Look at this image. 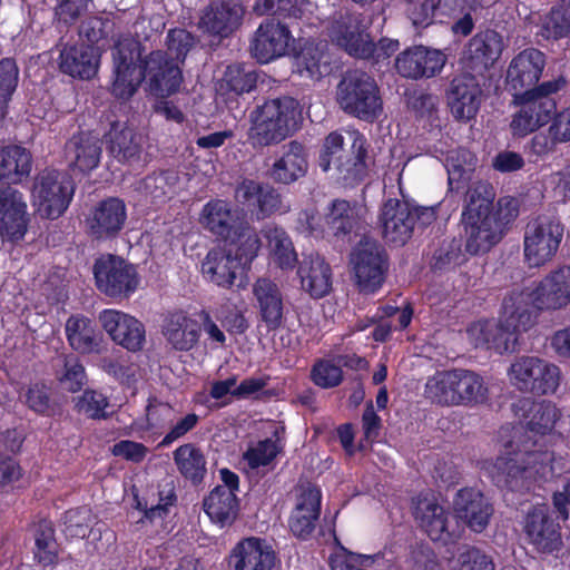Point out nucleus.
I'll return each mask as SVG.
<instances>
[{"label":"nucleus","mask_w":570,"mask_h":570,"mask_svg":"<svg viewBox=\"0 0 570 570\" xmlns=\"http://www.w3.org/2000/svg\"><path fill=\"white\" fill-rule=\"evenodd\" d=\"M495 193L489 183L478 181L466 193L462 224L465 249L472 255L487 253L507 233L519 215V202L511 196L501 197L493 207Z\"/></svg>","instance_id":"nucleus-1"},{"label":"nucleus","mask_w":570,"mask_h":570,"mask_svg":"<svg viewBox=\"0 0 570 570\" xmlns=\"http://www.w3.org/2000/svg\"><path fill=\"white\" fill-rule=\"evenodd\" d=\"M248 119L247 139L254 148L278 145L299 128V104L288 96L268 99L257 105Z\"/></svg>","instance_id":"nucleus-2"},{"label":"nucleus","mask_w":570,"mask_h":570,"mask_svg":"<svg viewBox=\"0 0 570 570\" xmlns=\"http://www.w3.org/2000/svg\"><path fill=\"white\" fill-rule=\"evenodd\" d=\"M425 397L443 406L474 405L487 400L483 379L469 370L440 371L426 380Z\"/></svg>","instance_id":"nucleus-3"},{"label":"nucleus","mask_w":570,"mask_h":570,"mask_svg":"<svg viewBox=\"0 0 570 570\" xmlns=\"http://www.w3.org/2000/svg\"><path fill=\"white\" fill-rule=\"evenodd\" d=\"M566 85L563 78L542 82L532 89L513 94L514 104L520 108L510 124L514 136L524 137L548 124L556 110V101L550 97Z\"/></svg>","instance_id":"nucleus-4"},{"label":"nucleus","mask_w":570,"mask_h":570,"mask_svg":"<svg viewBox=\"0 0 570 570\" xmlns=\"http://www.w3.org/2000/svg\"><path fill=\"white\" fill-rule=\"evenodd\" d=\"M336 101L344 112L362 120L377 118L383 108L375 80L360 70L343 76L337 85Z\"/></svg>","instance_id":"nucleus-5"},{"label":"nucleus","mask_w":570,"mask_h":570,"mask_svg":"<svg viewBox=\"0 0 570 570\" xmlns=\"http://www.w3.org/2000/svg\"><path fill=\"white\" fill-rule=\"evenodd\" d=\"M513 387L535 395L553 394L560 386L562 373L558 365L544 358L522 355L513 360L508 368Z\"/></svg>","instance_id":"nucleus-6"},{"label":"nucleus","mask_w":570,"mask_h":570,"mask_svg":"<svg viewBox=\"0 0 570 570\" xmlns=\"http://www.w3.org/2000/svg\"><path fill=\"white\" fill-rule=\"evenodd\" d=\"M352 145L350 151L344 149V137L337 131L326 136L320 155V167L328 171L334 165L344 180H357L363 177L366 169L365 139L358 132L350 134Z\"/></svg>","instance_id":"nucleus-7"},{"label":"nucleus","mask_w":570,"mask_h":570,"mask_svg":"<svg viewBox=\"0 0 570 570\" xmlns=\"http://www.w3.org/2000/svg\"><path fill=\"white\" fill-rule=\"evenodd\" d=\"M434 219L433 208H416L395 198L387 199L379 215L382 236L394 246H403L412 237L416 222L428 225Z\"/></svg>","instance_id":"nucleus-8"},{"label":"nucleus","mask_w":570,"mask_h":570,"mask_svg":"<svg viewBox=\"0 0 570 570\" xmlns=\"http://www.w3.org/2000/svg\"><path fill=\"white\" fill-rule=\"evenodd\" d=\"M112 81L110 92L120 100L130 99L142 83L144 75L139 67L140 41L130 36L120 37L112 51Z\"/></svg>","instance_id":"nucleus-9"},{"label":"nucleus","mask_w":570,"mask_h":570,"mask_svg":"<svg viewBox=\"0 0 570 570\" xmlns=\"http://www.w3.org/2000/svg\"><path fill=\"white\" fill-rule=\"evenodd\" d=\"M73 193L72 180L66 173L46 169L35 177L31 198L42 218L56 219L66 212Z\"/></svg>","instance_id":"nucleus-10"},{"label":"nucleus","mask_w":570,"mask_h":570,"mask_svg":"<svg viewBox=\"0 0 570 570\" xmlns=\"http://www.w3.org/2000/svg\"><path fill=\"white\" fill-rule=\"evenodd\" d=\"M564 235V225L559 218L539 216L530 220L523 235L524 259L530 267H540L551 262L558 253Z\"/></svg>","instance_id":"nucleus-11"},{"label":"nucleus","mask_w":570,"mask_h":570,"mask_svg":"<svg viewBox=\"0 0 570 570\" xmlns=\"http://www.w3.org/2000/svg\"><path fill=\"white\" fill-rule=\"evenodd\" d=\"M350 264L361 292L373 293L381 287L387 269V256L376 240L362 239L352 250Z\"/></svg>","instance_id":"nucleus-12"},{"label":"nucleus","mask_w":570,"mask_h":570,"mask_svg":"<svg viewBox=\"0 0 570 570\" xmlns=\"http://www.w3.org/2000/svg\"><path fill=\"white\" fill-rule=\"evenodd\" d=\"M98 289L109 297L122 298L131 295L139 285V276L134 265L115 255H105L94 265Z\"/></svg>","instance_id":"nucleus-13"},{"label":"nucleus","mask_w":570,"mask_h":570,"mask_svg":"<svg viewBox=\"0 0 570 570\" xmlns=\"http://www.w3.org/2000/svg\"><path fill=\"white\" fill-rule=\"evenodd\" d=\"M139 67L146 81L147 90L156 97H167L176 92L183 81L179 65L168 52L154 50L142 57L140 46Z\"/></svg>","instance_id":"nucleus-14"},{"label":"nucleus","mask_w":570,"mask_h":570,"mask_svg":"<svg viewBox=\"0 0 570 570\" xmlns=\"http://www.w3.org/2000/svg\"><path fill=\"white\" fill-rule=\"evenodd\" d=\"M446 55L441 50L414 46L397 55L395 68L404 78L419 80L438 76L446 63Z\"/></svg>","instance_id":"nucleus-15"},{"label":"nucleus","mask_w":570,"mask_h":570,"mask_svg":"<svg viewBox=\"0 0 570 570\" xmlns=\"http://www.w3.org/2000/svg\"><path fill=\"white\" fill-rule=\"evenodd\" d=\"M413 514L420 528L433 541L448 543L460 535L451 514L434 498H416Z\"/></svg>","instance_id":"nucleus-16"},{"label":"nucleus","mask_w":570,"mask_h":570,"mask_svg":"<svg viewBox=\"0 0 570 570\" xmlns=\"http://www.w3.org/2000/svg\"><path fill=\"white\" fill-rule=\"evenodd\" d=\"M328 35L350 55L368 58L372 47L368 45L370 35L366 32L361 14L350 11L338 12L331 23Z\"/></svg>","instance_id":"nucleus-17"},{"label":"nucleus","mask_w":570,"mask_h":570,"mask_svg":"<svg viewBox=\"0 0 570 570\" xmlns=\"http://www.w3.org/2000/svg\"><path fill=\"white\" fill-rule=\"evenodd\" d=\"M127 219V209L124 200L109 197L98 203L86 218L88 234L97 240L116 237L122 229Z\"/></svg>","instance_id":"nucleus-18"},{"label":"nucleus","mask_w":570,"mask_h":570,"mask_svg":"<svg viewBox=\"0 0 570 570\" xmlns=\"http://www.w3.org/2000/svg\"><path fill=\"white\" fill-rule=\"evenodd\" d=\"M293 40L288 27L275 19L262 22L250 42V53L261 63L286 55Z\"/></svg>","instance_id":"nucleus-19"},{"label":"nucleus","mask_w":570,"mask_h":570,"mask_svg":"<svg viewBox=\"0 0 570 570\" xmlns=\"http://www.w3.org/2000/svg\"><path fill=\"white\" fill-rule=\"evenodd\" d=\"M99 322L110 338L124 348L137 352L144 347L146 331L136 317L117 309H105Z\"/></svg>","instance_id":"nucleus-20"},{"label":"nucleus","mask_w":570,"mask_h":570,"mask_svg":"<svg viewBox=\"0 0 570 570\" xmlns=\"http://www.w3.org/2000/svg\"><path fill=\"white\" fill-rule=\"evenodd\" d=\"M23 194L11 187L0 188V235L19 240L27 233L29 215Z\"/></svg>","instance_id":"nucleus-21"},{"label":"nucleus","mask_w":570,"mask_h":570,"mask_svg":"<svg viewBox=\"0 0 570 570\" xmlns=\"http://www.w3.org/2000/svg\"><path fill=\"white\" fill-rule=\"evenodd\" d=\"M523 531L528 542L540 552H553L562 544L560 527L546 505L533 507L525 514Z\"/></svg>","instance_id":"nucleus-22"},{"label":"nucleus","mask_w":570,"mask_h":570,"mask_svg":"<svg viewBox=\"0 0 570 570\" xmlns=\"http://www.w3.org/2000/svg\"><path fill=\"white\" fill-rule=\"evenodd\" d=\"M235 199L257 219H264L282 209L281 195L276 189L253 179H243L237 185Z\"/></svg>","instance_id":"nucleus-23"},{"label":"nucleus","mask_w":570,"mask_h":570,"mask_svg":"<svg viewBox=\"0 0 570 570\" xmlns=\"http://www.w3.org/2000/svg\"><path fill=\"white\" fill-rule=\"evenodd\" d=\"M546 67V56L535 48H528L518 53L507 71V85L520 94L534 88Z\"/></svg>","instance_id":"nucleus-24"},{"label":"nucleus","mask_w":570,"mask_h":570,"mask_svg":"<svg viewBox=\"0 0 570 570\" xmlns=\"http://www.w3.org/2000/svg\"><path fill=\"white\" fill-rule=\"evenodd\" d=\"M534 308L558 311L570 304V266L550 272L533 288Z\"/></svg>","instance_id":"nucleus-25"},{"label":"nucleus","mask_w":570,"mask_h":570,"mask_svg":"<svg viewBox=\"0 0 570 570\" xmlns=\"http://www.w3.org/2000/svg\"><path fill=\"white\" fill-rule=\"evenodd\" d=\"M502 49V37L493 30L474 36L470 39L463 53L465 71L483 76L500 58Z\"/></svg>","instance_id":"nucleus-26"},{"label":"nucleus","mask_w":570,"mask_h":570,"mask_svg":"<svg viewBox=\"0 0 570 570\" xmlns=\"http://www.w3.org/2000/svg\"><path fill=\"white\" fill-rule=\"evenodd\" d=\"M476 77V75L465 71L452 80L448 102L455 119L470 120L476 115L482 96Z\"/></svg>","instance_id":"nucleus-27"},{"label":"nucleus","mask_w":570,"mask_h":570,"mask_svg":"<svg viewBox=\"0 0 570 570\" xmlns=\"http://www.w3.org/2000/svg\"><path fill=\"white\" fill-rule=\"evenodd\" d=\"M276 562L273 548L259 538H246L232 550L229 563L234 570H272Z\"/></svg>","instance_id":"nucleus-28"},{"label":"nucleus","mask_w":570,"mask_h":570,"mask_svg":"<svg viewBox=\"0 0 570 570\" xmlns=\"http://www.w3.org/2000/svg\"><path fill=\"white\" fill-rule=\"evenodd\" d=\"M453 505L456 517L474 532H482L493 513L488 499L481 491L472 488L458 491Z\"/></svg>","instance_id":"nucleus-29"},{"label":"nucleus","mask_w":570,"mask_h":570,"mask_svg":"<svg viewBox=\"0 0 570 570\" xmlns=\"http://www.w3.org/2000/svg\"><path fill=\"white\" fill-rule=\"evenodd\" d=\"M99 62V51L92 45H66L60 50L59 69L73 78L91 79L98 71Z\"/></svg>","instance_id":"nucleus-30"},{"label":"nucleus","mask_w":570,"mask_h":570,"mask_svg":"<svg viewBox=\"0 0 570 570\" xmlns=\"http://www.w3.org/2000/svg\"><path fill=\"white\" fill-rule=\"evenodd\" d=\"M320 511V490L311 485L301 488L288 521L292 533L301 539L308 538L315 529Z\"/></svg>","instance_id":"nucleus-31"},{"label":"nucleus","mask_w":570,"mask_h":570,"mask_svg":"<svg viewBox=\"0 0 570 570\" xmlns=\"http://www.w3.org/2000/svg\"><path fill=\"white\" fill-rule=\"evenodd\" d=\"M161 334L166 343L176 351H190L198 342V322L183 311L168 313L161 323Z\"/></svg>","instance_id":"nucleus-32"},{"label":"nucleus","mask_w":570,"mask_h":570,"mask_svg":"<svg viewBox=\"0 0 570 570\" xmlns=\"http://www.w3.org/2000/svg\"><path fill=\"white\" fill-rule=\"evenodd\" d=\"M533 288L514 289L502 303V318L509 328L527 332L535 324Z\"/></svg>","instance_id":"nucleus-33"},{"label":"nucleus","mask_w":570,"mask_h":570,"mask_svg":"<svg viewBox=\"0 0 570 570\" xmlns=\"http://www.w3.org/2000/svg\"><path fill=\"white\" fill-rule=\"evenodd\" d=\"M308 161L305 147L296 141H289L283 147V154L271 167L268 176L275 183L292 184L307 173Z\"/></svg>","instance_id":"nucleus-34"},{"label":"nucleus","mask_w":570,"mask_h":570,"mask_svg":"<svg viewBox=\"0 0 570 570\" xmlns=\"http://www.w3.org/2000/svg\"><path fill=\"white\" fill-rule=\"evenodd\" d=\"M242 265L238 256L234 255L233 248L217 247L207 253L202 264V272L216 285L229 287L234 284Z\"/></svg>","instance_id":"nucleus-35"},{"label":"nucleus","mask_w":570,"mask_h":570,"mask_svg":"<svg viewBox=\"0 0 570 570\" xmlns=\"http://www.w3.org/2000/svg\"><path fill=\"white\" fill-rule=\"evenodd\" d=\"M298 277L301 285L312 297L320 298L330 293L332 271L330 265L317 254L305 256L299 263Z\"/></svg>","instance_id":"nucleus-36"},{"label":"nucleus","mask_w":570,"mask_h":570,"mask_svg":"<svg viewBox=\"0 0 570 570\" xmlns=\"http://www.w3.org/2000/svg\"><path fill=\"white\" fill-rule=\"evenodd\" d=\"M244 10L235 2H214L203 13L199 27L212 35L226 37L239 24Z\"/></svg>","instance_id":"nucleus-37"},{"label":"nucleus","mask_w":570,"mask_h":570,"mask_svg":"<svg viewBox=\"0 0 570 570\" xmlns=\"http://www.w3.org/2000/svg\"><path fill=\"white\" fill-rule=\"evenodd\" d=\"M518 416L525 420V424L530 431L546 434L552 431L560 413L556 404L550 401L533 402L525 397L513 405Z\"/></svg>","instance_id":"nucleus-38"},{"label":"nucleus","mask_w":570,"mask_h":570,"mask_svg":"<svg viewBox=\"0 0 570 570\" xmlns=\"http://www.w3.org/2000/svg\"><path fill=\"white\" fill-rule=\"evenodd\" d=\"M493 469L495 482L511 490L521 488L529 480L519 445L514 446V442H510L505 451L497 458Z\"/></svg>","instance_id":"nucleus-39"},{"label":"nucleus","mask_w":570,"mask_h":570,"mask_svg":"<svg viewBox=\"0 0 570 570\" xmlns=\"http://www.w3.org/2000/svg\"><path fill=\"white\" fill-rule=\"evenodd\" d=\"M66 336L69 345L80 354H99L104 350L102 336L92 322L82 315L70 316L66 322Z\"/></svg>","instance_id":"nucleus-40"},{"label":"nucleus","mask_w":570,"mask_h":570,"mask_svg":"<svg viewBox=\"0 0 570 570\" xmlns=\"http://www.w3.org/2000/svg\"><path fill=\"white\" fill-rule=\"evenodd\" d=\"M534 448L535 443H525L519 446L528 479L559 476L566 471V463L562 458L556 459L552 452Z\"/></svg>","instance_id":"nucleus-41"},{"label":"nucleus","mask_w":570,"mask_h":570,"mask_svg":"<svg viewBox=\"0 0 570 570\" xmlns=\"http://www.w3.org/2000/svg\"><path fill=\"white\" fill-rule=\"evenodd\" d=\"M108 151L119 163H139L142 151V137L134 129L114 125L108 134Z\"/></svg>","instance_id":"nucleus-42"},{"label":"nucleus","mask_w":570,"mask_h":570,"mask_svg":"<svg viewBox=\"0 0 570 570\" xmlns=\"http://www.w3.org/2000/svg\"><path fill=\"white\" fill-rule=\"evenodd\" d=\"M253 294L262 320L269 328L278 327L283 317V297L278 286L268 278H259L253 285Z\"/></svg>","instance_id":"nucleus-43"},{"label":"nucleus","mask_w":570,"mask_h":570,"mask_svg":"<svg viewBox=\"0 0 570 570\" xmlns=\"http://www.w3.org/2000/svg\"><path fill=\"white\" fill-rule=\"evenodd\" d=\"M66 153L71 166L80 171H90L100 161L101 145L98 137L90 134H79L68 141Z\"/></svg>","instance_id":"nucleus-44"},{"label":"nucleus","mask_w":570,"mask_h":570,"mask_svg":"<svg viewBox=\"0 0 570 570\" xmlns=\"http://www.w3.org/2000/svg\"><path fill=\"white\" fill-rule=\"evenodd\" d=\"M199 223L205 229L224 239L232 238L233 230L239 224L230 206L220 199L210 200L203 207Z\"/></svg>","instance_id":"nucleus-45"},{"label":"nucleus","mask_w":570,"mask_h":570,"mask_svg":"<svg viewBox=\"0 0 570 570\" xmlns=\"http://www.w3.org/2000/svg\"><path fill=\"white\" fill-rule=\"evenodd\" d=\"M299 76L309 80H320L330 73V59L325 42H306L295 58Z\"/></svg>","instance_id":"nucleus-46"},{"label":"nucleus","mask_w":570,"mask_h":570,"mask_svg":"<svg viewBox=\"0 0 570 570\" xmlns=\"http://www.w3.org/2000/svg\"><path fill=\"white\" fill-rule=\"evenodd\" d=\"M204 511L220 527L232 524L238 512L236 494L228 487H216L204 499Z\"/></svg>","instance_id":"nucleus-47"},{"label":"nucleus","mask_w":570,"mask_h":570,"mask_svg":"<svg viewBox=\"0 0 570 570\" xmlns=\"http://www.w3.org/2000/svg\"><path fill=\"white\" fill-rule=\"evenodd\" d=\"M31 168L32 156L27 148L17 145L0 148V179L19 184L30 175Z\"/></svg>","instance_id":"nucleus-48"},{"label":"nucleus","mask_w":570,"mask_h":570,"mask_svg":"<svg viewBox=\"0 0 570 570\" xmlns=\"http://www.w3.org/2000/svg\"><path fill=\"white\" fill-rule=\"evenodd\" d=\"M178 176L171 171L154 173L139 180L136 191L145 202L164 204L175 194Z\"/></svg>","instance_id":"nucleus-49"},{"label":"nucleus","mask_w":570,"mask_h":570,"mask_svg":"<svg viewBox=\"0 0 570 570\" xmlns=\"http://www.w3.org/2000/svg\"><path fill=\"white\" fill-rule=\"evenodd\" d=\"M174 463L179 473L193 483H200L207 472L203 451L193 443H185L173 452Z\"/></svg>","instance_id":"nucleus-50"},{"label":"nucleus","mask_w":570,"mask_h":570,"mask_svg":"<svg viewBox=\"0 0 570 570\" xmlns=\"http://www.w3.org/2000/svg\"><path fill=\"white\" fill-rule=\"evenodd\" d=\"M263 235L273 261L283 269L292 268L297 255L287 233L277 226H266Z\"/></svg>","instance_id":"nucleus-51"},{"label":"nucleus","mask_w":570,"mask_h":570,"mask_svg":"<svg viewBox=\"0 0 570 570\" xmlns=\"http://www.w3.org/2000/svg\"><path fill=\"white\" fill-rule=\"evenodd\" d=\"M357 217L356 205H352L344 199H336L332 203L326 216V225L334 236H345L355 228Z\"/></svg>","instance_id":"nucleus-52"},{"label":"nucleus","mask_w":570,"mask_h":570,"mask_svg":"<svg viewBox=\"0 0 570 570\" xmlns=\"http://www.w3.org/2000/svg\"><path fill=\"white\" fill-rule=\"evenodd\" d=\"M312 3L307 0H256L254 11L258 16L272 14L282 18H302L309 11Z\"/></svg>","instance_id":"nucleus-53"},{"label":"nucleus","mask_w":570,"mask_h":570,"mask_svg":"<svg viewBox=\"0 0 570 570\" xmlns=\"http://www.w3.org/2000/svg\"><path fill=\"white\" fill-rule=\"evenodd\" d=\"M229 247L233 248L234 255H237L239 262L249 263L259 249V238L247 223L239 222L238 226L233 230Z\"/></svg>","instance_id":"nucleus-54"},{"label":"nucleus","mask_w":570,"mask_h":570,"mask_svg":"<svg viewBox=\"0 0 570 570\" xmlns=\"http://www.w3.org/2000/svg\"><path fill=\"white\" fill-rule=\"evenodd\" d=\"M478 159L470 150L464 148L450 150L446 157L449 184H460L470 179L475 170Z\"/></svg>","instance_id":"nucleus-55"},{"label":"nucleus","mask_w":570,"mask_h":570,"mask_svg":"<svg viewBox=\"0 0 570 570\" xmlns=\"http://www.w3.org/2000/svg\"><path fill=\"white\" fill-rule=\"evenodd\" d=\"M35 558L43 566L53 563L57 558V543L55 530L49 521L43 520L38 523L35 532Z\"/></svg>","instance_id":"nucleus-56"},{"label":"nucleus","mask_w":570,"mask_h":570,"mask_svg":"<svg viewBox=\"0 0 570 570\" xmlns=\"http://www.w3.org/2000/svg\"><path fill=\"white\" fill-rule=\"evenodd\" d=\"M19 83V68L11 58L0 60V120L7 112V107Z\"/></svg>","instance_id":"nucleus-57"},{"label":"nucleus","mask_w":570,"mask_h":570,"mask_svg":"<svg viewBox=\"0 0 570 570\" xmlns=\"http://www.w3.org/2000/svg\"><path fill=\"white\" fill-rule=\"evenodd\" d=\"M95 521V517L89 508L82 507L69 510L65 513L63 532L69 538H86Z\"/></svg>","instance_id":"nucleus-58"},{"label":"nucleus","mask_w":570,"mask_h":570,"mask_svg":"<svg viewBox=\"0 0 570 570\" xmlns=\"http://www.w3.org/2000/svg\"><path fill=\"white\" fill-rule=\"evenodd\" d=\"M76 410L89 419L100 420L108 416V397L95 390H86L76 399Z\"/></svg>","instance_id":"nucleus-59"},{"label":"nucleus","mask_w":570,"mask_h":570,"mask_svg":"<svg viewBox=\"0 0 570 570\" xmlns=\"http://www.w3.org/2000/svg\"><path fill=\"white\" fill-rule=\"evenodd\" d=\"M279 450L281 448L278 446L277 441L265 439L249 446L244 453V460L252 469H257L269 464L275 459Z\"/></svg>","instance_id":"nucleus-60"},{"label":"nucleus","mask_w":570,"mask_h":570,"mask_svg":"<svg viewBox=\"0 0 570 570\" xmlns=\"http://www.w3.org/2000/svg\"><path fill=\"white\" fill-rule=\"evenodd\" d=\"M257 76L238 65L227 67L224 75L226 87L237 95L249 92L256 85Z\"/></svg>","instance_id":"nucleus-61"},{"label":"nucleus","mask_w":570,"mask_h":570,"mask_svg":"<svg viewBox=\"0 0 570 570\" xmlns=\"http://www.w3.org/2000/svg\"><path fill=\"white\" fill-rule=\"evenodd\" d=\"M166 45V52L179 65L194 46V37L184 29H173L167 35Z\"/></svg>","instance_id":"nucleus-62"},{"label":"nucleus","mask_w":570,"mask_h":570,"mask_svg":"<svg viewBox=\"0 0 570 570\" xmlns=\"http://www.w3.org/2000/svg\"><path fill=\"white\" fill-rule=\"evenodd\" d=\"M343 379V372L340 365L331 361H320L312 370L313 382L323 389L337 386Z\"/></svg>","instance_id":"nucleus-63"},{"label":"nucleus","mask_w":570,"mask_h":570,"mask_svg":"<svg viewBox=\"0 0 570 570\" xmlns=\"http://www.w3.org/2000/svg\"><path fill=\"white\" fill-rule=\"evenodd\" d=\"M460 570H494L492 559L475 547H464L458 556Z\"/></svg>","instance_id":"nucleus-64"}]
</instances>
